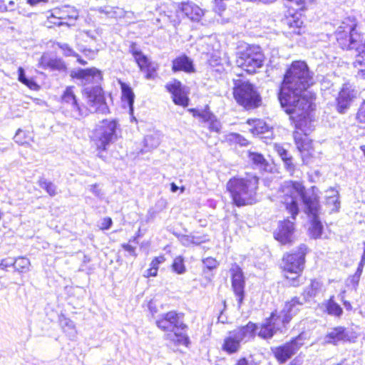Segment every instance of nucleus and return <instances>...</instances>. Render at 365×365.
Listing matches in <instances>:
<instances>
[{"instance_id":"f257e3e1","label":"nucleus","mask_w":365,"mask_h":365,"mask_svg":"<svg viewBox=\"0 0 365 365\" xmlns=\"http://www.w3.org/2000/svg\"><path fill=\"white\" fill-rule=\"evenodd\" d=\"M314 83L312 74L304 61H296L287 70L278 98L287 113L305 118L312 110L314 94L308 91Z\"/></svg>"},{"instance_id":"f03ea898","label":"nucleus","mask_w":365,"mask_h":365,"mask_svg":"<svg viewBox=\"0 0 365 365\" xmlns=\"http://www.w3.org/2000/svg\"><path fill=\"white\" fill-rule=\"evenodd\" d=\"M314 187L306 190L302 182L288 180L284 182L278 191L279 201L295 220L299 213L298 199L302 200L304 211L312 218L309 232L314 238L321 237L323 226L319 219L320 205L319 197L314 192Z\"/></svg>"},{"instance_id":"7ed1b4c3","label":"nucleus","mask_w":365,"mask_h":365,"mask_svg":"<svg viewBox=\"0 0 365 365\" xmlns=\"http://www.w3.org/2000/svg\"><path fill=\"white\" fill-rule=\"evenodd\" d=\"M83 93L87 98L89 108L78 102L74 93L73 87H67L61 96L63 107L71 112L73 118L80 119L93 112L103 114L108 113V107L101 87L99 86L85 87Z\"/></svg>"},{"instance_id":"20e7f679","label":"nucleus","mask_w":365,"mask_h":365,"mask_svg":"<svg viewBox=\"0 0 365 365\" xmlns=\"http://www.w3.org/2000/svg\"><path fill=\"white\" fill-rule=\"evenodd\" d=\"M302 304V302H299L297 298H293L284 304L279 314L277 311L272 312L271 315L266 318L259 327L257 325V330L259 329L257 335L264 339H269L277 331L282 332V328L290 322L293 316L297 314Z\"/></svg>"},{"instance_id":"39448f33","label":"nucleus","mask_w":365,"mask_h":365,"mask_svg":"<svg viewBox=\"0 0 365 365\" xmlns=\"http://www.w3.org/2000/svg\"><path fill=\"white\" fill-rule=\"evenodd\" d=\"M259 178L253 174L230 179L227 184L233 203L237 206L252 205L257 202Z\"/></svg>"},{"instance_id":"423d86ee","label":"nucleus","mask_w":365,"mask_h":365,"mask_svg":"<svg viewBox=\"0 0 365 365\" xmlns=\"http://www.w3.org/2000/svg\"><path fill=\"white\" fill-rule=\"evenodd\" d=\"M336 38L339 46L344 50L353 51L356 59L354 66H365V37L358 33L351 25L341 26L336 31Z\"/></svg>"},{"instance_id":"0eeeda50","label":"nucleus","mask_w":365,"mask_h":365,"mask_svg":"<svg viewBox=\"0 0 365 365\" xmlns=\"http://www.w3.org/2000/svg\"><path fill=\"white\" fill-rule=\"evenodd\" d=\"M156 326L163 331H170L167 339L177 345L187 346L190 339L186 334L187 326L183 322V314L170 311L159 316L155 322Z\"/></svg>"},{"instance_id":"6e6552de","label":"nucleus","mask_w":365,"mask_h":365,"mask_svg":"<svg viewBox=\"0 0 365 365\" xmlns=\"http://www.w3.org/2000/svg\"><path fill=\"white\" fill-rule=\"evenodd\" d=\"M120 133V125L114 119L103 120L96 125L91 139L99 158H103L102 153L107 151L118 140Z\"/></svg>"},{"instance_id":"1a4fd4ad","label":"nucleus","mask_w":365,"mask_h":365,"mask_svg":"<svg viewBox=\"0 0 365 365\" xmlns=\"http://www.w3.org/2000/svg\"><path fill=\"white\" fill-rule=\"evenodd\" d=\"M307 252V247L302 244L298 247L297 251L283 257L282 267L285 277L294 287H298L303 282L304 277L301 274L304 268Z\"/></svg>"},{"instance_id":"9d476101","label":"nucleus","mask_w":365,"mask_h":365,"mask_svg":"<svg viewBox=\"0 0 365 365\" xmlns=\"http://www.w3.org/2000/svg\"><path fill=\"white\" fill-rule=\"evenodd\" d=\"M233 95L236 101L247 109L258 107L261 97L255 86L247 81L234 80Z\"/></svg>"},{"instance_id":"9b49d317","label":"nucleus","mask_w":365,"mask_h":365,"mask_svg":"<svg viewBox=\"0 0 365 365\" xmlns=\"http://www.w3.org/2000/svg\"><path fill=\"white\" fill-rule=\"evenodd\" d=\"M257 329V324L250 322L247 325L230 331L224 339L222 350L230 354L237 352L240 349V343L253 338Z\"/></svg>"},{"instance_id":"f8f14e48","label":"nucleus","mask_w":365,"mask_h":365,"mask_svg":"<svg viewBox=\"0 0 365 365\" xmlns=\"http://www.w3.org/2000/svg\"><path fill=\"white\" fill-rule=\"evenodd\" d=\"M264 61V56L260 47L252 46L239 53L236 63L247 73H252L263 66Z\"/></svg>"},{"instance_id":"ddd939ff","label":"nucleus","mask_w":365,"mask_h":365,"mask_svg":"<svg viewBox=\"0 0 365 365\" xmlns=\"http://www.w3.org/2000/svg\"><path fill=\"white\" fill-rule=\"evenodd\" d=\"M359 96V92L350 83L343 84L336 98V108L339 113H345Z\"/></svg>"},{"instance_id":"4468645a","label":"nucleus","mask_w":365,"mask_h":365,"mask_svg":"<svg viewBox=\"0 0 365 365\" xmlns=\"http://www.w3.org/2000/svg\"><path fill=\"white\" fill-rule=\"evenodd\" d=\"M303 344L304 339L302 335H299L290 341L272 349V351L277 360L280 364H284L294 355Z\"/></svg>"},{"instance_id":"2eb2a0df","label":"nucleus","mask_w":365,"mask_h":365,"mask_svg":"<svg viewBox=\"0 0 365 365\" xmlns=\"http://www.w3.org/2000/svg\"><path fill=\"white\" fill-rule=\"evenodd\" d=\"M78 16V11L71 6H64L61 8H56L52 10L48 19H53L56 21H51L53 24L58 26L66 25L71 26Z\"/></svg>"},{"instance_id":"dca6fc26","label":"nucleus","mask_w":365,"mask_h":365,"mask_svg":"<svg viewBox=\"0 0 365 365\" xmlns=\"http://www.w3.org/2000/svg\"><path fill=\"white\" fill-rule=\"evenodd\" d=\"M357 338L355 332L343 327L332 328L327 332L324 338V344L336 345L340 341L353 342Z\"/></svg>"},{"instance_id":"f3484780","label":"nucleus","mask_w":365,"mask_h":365,"mask_svg":"<svg viewBox=\"0 0 365 365\" xmlns=\"http://www.w3.org/2000/svg\"><path fill=\"white\" fill-rule=\"evenodd\" d=\"M232 287L237 297L238 307L240 308L243 302L245 297V277L242 269L237 264H235L230 269Z\"/></svg>"},{"instance_id":"a211bd4d","label":"nucleus","mask_w":365,"mask_h":365,"mask_svg":"<svg viewBox=\"0 0 365 365\" xmlns=\"http://www.w3.org/2000/svg\"><path fill=\"white\" fill-rule=\"evenodd\" d=\"M294 220H285L279 222L276 231L274 232V238L282 245L292 242L294 228Z\"/></svg>"},{"instance_id":"6ab92c4d","label":"nucleus","mask_w":365,"mask_h":365,"mask_svg":"<svg viewBox=\"0 0 365 365\" xmlns=\"http://www.w3.org/2000/svg\"><path fill=\"white\" fill-rule=\"evenodd\" d=\"M71 76L73 78L81 80L82 83L85 85L91 83H99L103 79L101 72L96 68L86 69L79 68L72 71Z\"/></svg>"},{"instance_id":"aec40b11","label":"nucleus","mask_w":365,"mask_h":365,"mask_svg":"<svg viewBox=\"0 0 365 365\" xmlns=\"http://www.w3.org/2000/svg\"><path fill=\"white\" fill-rule=\"evenodd\" d=\"M165 88L172 94L173 101L175 104L183 107L188 106L189 99L186 96L180 81L174 80L172 82L168 83Z\"/></svg>"},{"instance_id":"412c9836","label":"nucleus","mask_w":365,"mask_h":365,"mask_svg":"<svg viewBox=\"0 0 365 365\" xmlns=\"http://www.w3.org/2000/svg\"><path fill=\"white\" fill-rule=\"evenodd\" d=\"M179 9L193 21H199L205 15V11L192 1L182 3Z\"/></svg>"},{"instance_id":"4be33fe9","label":"nucleus","mask_w":365,"mask_h":365,"mask_svg":"<svg viewBox=\"0 0 365 365\" xmlns=\"http://www.w3.org/2000/svg\"><path fill=\"white\" fill-rule=\"evenodd\" d=\"M172 69L173 71H183L192 72L194 71L192 61L187 56H182L173 61Z\"/></svg>"},{"instance_id":"5701e85b","label":"nucleus","mask_w":365,"mask_h":365,"mask_svg":"<svg viewBox=\"0 0 365 365\" xmlns=\"http://www.w3.org/2000/svg\"><path fill=\"white\" fill-rule=\"evenodd\" d=\"M39 64L43 68H50L54 71H63L66 66L63 61L59 58H48L46 56H42Z\"/></svg>"},{"instance_id":"b1692460","label":"nucleus","mask_w":365,"mask_h":365,"mask_svg":"<svg viewBox=\"0 0 365 365\" xmlns=\"http://www.w3.org/2000/svg\"><path fill=\"white\" fill-rule=\"evenodd\" d=\"M247 158L252 166L260 170H267L268 163L263 155L257 152L248 151Z\"/></svg>"},{"instance_id":"393cba45","label":"nucleus","mask_w":365,"mask_h":365,"mask_svg":"<svg viewBox=\"0 0 365 365\" xmlns=\"http://www.w3.org/2000/svg\"><path fill=\"white\" fill-rule=\"evenodd\" d=\"M59 321L63 332L70 339L73 340L77 335V331L74 322L64 316H62Z\"/></svg>"},{"instance_id":"a878e982","label":"nucleus","mask_w":365,"mask_h":365,"mask_svg":"<svg viewBox=\"0 0 365 365\" xmlns=\"http://www.w3.org/2000/svg\"><path fill=\"white\" fill-rule=\"evenodd\" d=\"M118 83L120 86L122 92V98L123 101L128 103V106L130 108V110L132 112L133 108L134 98L135 95L133 92L132 88L125 83L119 80Z\"/></svg>"},{"instance_id":"bb28decb","label":"nucleus","mask_w":365,"mask_h":365,"mask_svg":"<svg viewBox=\"0 0 365 365\" xmlns=\"http://www.w3.org/2000/svg\"><path fill=\"white\" fill-rule=\"evenodd\" d=\"M321 288V284L318 281L316 280H311L310 284L305 288L303 292V301H300L299 298L296 297L299 302H302L304 304V302L309 300L310 298L314 297L319 292V290ZM302 304L300 307L302 306Z\"/></svg>"},{"instance_id":"cd10ccee","label":"nucleus","mask_w":365,"mask_h":365,"mask_svg":"<svg viewBox=\"0 0 365 365\" xmlns=\"http://www.w3.org/2000/svg\"><path fill=\"white\" fill-rule=\"evenodd\" d=\"M285 23L290 29H292V33L296 34H301V28L303 25V21L301 19L300 15L295 14L287 17Z\"/></svg>"},{"instance_id":"c85d7f7f","label":"nucleus","mask_w":365,"mask_h":365,"mask_svg":"<svg viewBox=\"0 0 365 365\" xmlns=\"http://www.w3.org/2000/svg\"><path fill=\"white\" fill-rule=\"evenodd\" d=\"M38 185L51 197L57 195V186L51 181H48L44 178H40L38 180Z\"/></svg>"},{"instance_id":"c756f323","label":"nucleus","mask_w":365,"mask_h":365,"mask_svg":"<svg viewBox=\"0 0 365 365\" xmlns=\"http://www.w3.org/2000/svg\"><path fill=\"white\" fill-rule=\"evenodd\" d=\"M15 264H14V267L15 270L19 272H26L29 270L30 267V260L24 257H19L14 260Z\"/></svg>"},{"instance_id":"7c9ffc66","label":"nucleus","mask_w":365,"mask_h":365,"mask_svg":"<svg viewBox=\"0 0 365 365\" xmlns=\"http://www.w3.org/2000/svg\"><path fill=\"white\" fill-rule=\"evenodd\" d=\"M18 79L21 83H24L31 89L36 90L38 88V85L34 81L26 77L24 70L21 67H19L18 69Z\"/></svg>"},{"instance_id":"2f4dec72","label":"nucleus","mask_w":365,"mask_h":365,"mask_svg":"<svg viewBox=\"0 0 365 365\" xmlns=\"http://www.w3.org/2000/svg\"><path fill=\"white\" fill-rule=\"evenodd\" d=\"M249 124L253 125V128H252V132L254 134H259V133H264L267 130V126L266 125L265 123L257 119V120H248Z\"/></svg>"},{"instance_id":"473e14b6","label":"nucleus","mask_w":365,"mask_h":365,"mask_svg":"<svg viewBox=\"0 0 365 365\" xmlns=\"http://www.w3.org/2000/svg\"><path fill=\"white\" fill-rule=\"evenodd\" d=\"M145 146L148 149L157 148L160 144V138L157 135H148L144 138Z\"/></svg>"},{"instance_id":"72a5a7b5","label":"nucleus","mask_w":365,"mask_h":365,"mask_svg":"<svg viewBox=\"0 0 365 365\" xmlns=\"http://www.w3.org/2000/svg\"><path fill=\"white\" fill-rule=\"evenodd\" d=\"M172 267L173 271L179 274H182L186 271L184 259L181 256H178L174 259Z\"/></svg>"},{"instance_id":"f704fd0d","label":"nucleus","mask_w":365,"mask_h":365,"mask_svg":"<svg viewBox=\"0 0 365 365\" xmlns=\"http://www.w3.org/2000/svg\"><path fill=\"white\" fill-rule=\"evenodd\" d=\"M327 312L329 314L339 317L342 314L341 307L335 302L330 300L327 306Z\"/></svg>"},{"instance_id":"c9c22d12","label":"nucleus","mask_w":365,"mask_h":365,"mask_svg":"<svg viewBox=\"0 0 365 365\" xmlns=\"http://www.w3.org/2000/svg\"><path fill=\"white\" fill-rule=\"evenodd\" d=\"M135 61L141 71H144V69L148 68L152 66L149 59L143 53H141L139 56H136Z\"/></svg>"},{"instance_id":"e433bc0d","label":"nucleus","mask_w":365,"mask_h":365,"mask_svg":"<svg viewBox=\"0 0 365 365\" xmlns=\"http://www.w3.org/2000/svg\"><path fill=\"white\" fill-rule=\"evenodd\" d=\"M180 240L183 246L189 247L191 245H199L202 241H195V237L192 235H182Z\"/></svg>"},{"instance_id":"4c0bfd02","label":"nucleus","mask_w":365,"mask_h":365,"mask_svg":"<svg viewBox=\"0 0 365 365\" xmlns=\"http://www.w3.org/2000/svg\"><path fill=\"white\" fill-rule=\"evenodd\" d=\"M326 204L330 207L331 211H338L340 202L339 201V196H334L331 197H325Z\"/></svg>"},{"instance_id":"58836bf2","label":"nucleus","mask_w":365,"mask_h":365,"mask_svg":"<svg viewBox=\"0 0 365 365\" xmlns=\"http://www.w3.org/2000/svg\"><path fill=\"white\" fill-rule=\"evenodd\" d=\"M284 167L285 170L290 174V175H294L296 166L293 163V158L292 155L287 157V158L284 159Z\"/></svg>"},{"instance_id":"ea45409f","label":"nucleus","mask_w":365,"mask_h":365,"mask_svg":"<svg viewBox=\"0 0 365 365\" xmlns=\"http://www.w3.org/2000/svg\"><path fill=\"white\" fill-rule=\"evenodd\" d=\"M57 46L62 50L65 56H78V54L76 53L68 44L66 43H57Z\"/></svg>"},{"instance_id":"a19ab883","label":"nucleus","mask_w":365,"mask_h":365,"mask_svg":"<svg viewBox=\"0 0 365 365\" xmlns=\"http://www.w3.org/2000/svg\"><path fill=\"white\" fill-rule=\"evenodd\" d=\"M229 140L239 144L241 146H246L248 145V140L243 136L237 133H231L229 135Z\"/></svg>"},{"instance_id":"79ce46f5","label":"nucleus","mask_w":365,"mask_h":365,"mask_svg":"<svg viewBox=\"0 0 365 365\" xmlns=\"http://www.w3.org/2000/svg\"><path fill=\"white\" fill-rule=\"evenodd\" d=\"M0 5L6 7V9H0V12L13 11L16 8V3L14 0H4V1H1Z\"/></svg>"},{"instance_id":"37998d69","label":"nucleus","mask_w":365,"mask_h":365,"mask_svg":"<svg viewBox=\"0 0 365 365\" xmlns=\"http://www.w3.org/2000/svg\"><path fill=\"white\" fill-rule=\"evenodd\" d=\"M202 263L205 268L207 269L208 270L216 269L219 265L217 261L212 257H207L202 259Z\"/></svg>"},{"instance_id":"c03bdc74","label":"nucleus","mask_w":365,"mask_h":365,"mask_svg":"<svg viewBox=\"0 0 365 365\" xmlns=\"http://www.w3.org/2000/svg\"><path fill=\"white\" fill-rule=\"evenodd\" d=\"M293 137L294 142L297 145V148L299 150H302L304 149V138L302 133L299 132L298 130H296L293 133Z\"/></svg>"},{"instance_id":"a18cd8bd","label":"nucleus","mask_w":365,"mask_h":365,"mask_svg":"<svg viewBox=\"0 0 365 365\" xmlns=\"http://www.w3.org/2000/svg\"><path fill=\"white\" fill-rule=\"evenodd\" d=\"M209 130L212 132L220 133L221 130L222 125L220 121L216 116L208 123Z\"/></svg>"},{"instance_id":"49530a36","label":"nucleus","mask_w":365,"mask_h":365,"mask_svg":"<svg viewBox=\"0 0 365 365\" xmlns=\"http://www.w3.org/2000/svg\"><path fill=\"white\" fill-rule=\"evenodd\" d=\"M356 118L361 123H365V101L361 105Z\"/></svg>"},{"instance_id":"de8ad7c7","label":"nucleus","mask_w":365,"mask_h":365,"mask_svg":"<svg viewBox=\"0 0 365 365\" xmlns=\"http://www.w3.org/2000/svg\"><path fill=\"white\" fill-rule=\"evenodd\" d=\"M199 117L202 118V121L207 123V124L214 118L215 116L212 113L208 111H203L199 113Z\"/></svg>"},{"instance_id":"09e8293b","label":"nucleus","mask_w":365,"mask_h":365,"mask_svg":"<svg viewBox=\"0 0 365 365\" xmlns=\"http://www.w3.org/2000/svg\"><path fill=\"white\" fill-rule=\"evenodd\" d=\"M275 150L277 153V154L280 156L282 160L283 161L284 159L287 158L288 156L290 155L287 152V150H285L282 146L281 145H275Z\"/></svg>"},{"instance_id":"8fccbe9b","label":"nucleus","mask_w":365,"mask_h":365,"mask_svg":"<svg viewBox=\"0 0 365 365\" xmlns=\"http://www.w3.org/2000/svg\"><path fill=\"white\" fill-rule=\"evenodd\" d=\"M289 2L288 6L292 7L295 10H300L304 6V1L302 0H287Z\"/></svg>"},{"instance_id":"3c124183","label":"nucleus","mask_w":365,"mask_h":365,"mask_svg":"<svg viewBox=\"0 0 365 365\" xmlns=\"http://www.w3.org/2000/svg\"><path fill=\"white\" fill-rule=\"evenodd\" d=\"M15 262H14V259L11 258H6L1 260L0 262V269H6L7 267H14Z\"/></svg>"},{"instance_id":"603ef678","label":"nucleus","mask_w":365,"mask_h":365,"mask_svg":"<svg viewBox=\"0 0 365 365\" xmlns=\"http://www.w3.org/2000/svg\"><path fill=\"white\" fill-rule=\"evenodd\" d=\"M165 258L164 257V256L156 257L152 260L150 266L154 267L155 268L158 269V265L160 264L163 263L165 262Z\"/></svg>"},{"instance_id":"864d4df0","label":"nucleus","mask_w":365,"mask_h":365,"mask_svg":"<svg viewBox=\"0 0 365 365\" xmlns=\"http://www.w3.org/2000/svg\"><path fill=\"white\" fill-rule=\"evenodd\" d=\"M143 71L146 73L145 78L147 79H153L155 78V68L153 65L144 69Z\"/></svg>"},{"instance_id":"5fc2aeb1","label":"nucleus","mask_w":365,"mask_h":365,"mask_svg":"<svg viewBox=\"0 0 365 365\" xmlns=\"http://www.w3.org/2000/svg\"><path fill=\"white\" fill-rule=\"evenodd\" d=\"M112 223H113V222H112L111 218L105 217L103 219L101 228L102 230H108L111 227Z\"/></svg>"},{"instance_id":"6e6d98bb","label":"nucleus","mask_w":365,"mask_h":365,"mask_svg":"<svg viewBox=\"0 0 365 365\" xmlns=\"http://www.w3.org/2000/svg\"><path fill=\"white\" fill-rule=\"evenodd\" d=\"M235 365H256V364L252 360L243 357L240 359Z\"/></svg>"},{"instance_id":"4d7b16f0","label":"nucleus","mask_w":365,"mask_h":365,"mask_svg":"<svg viewBox=\"0 0 365 365\" xmlns=\"http://www.w3.org/2000/svg\"><path fill=\"white\" fill-rule=\"evenodd\" d=\"M158 268H155L154 267L150 266V267L145 271L144 276L146 277H155L158 274Z\"/></svg>"},{"instance_id":"13d9d810","label":"nucleus","mask_w":365,"mask_h":365,"mask_svg":"<svg viewBox=\"0 0 365 365\" xmlns=\"http://www.w3.org/2000/svg\"><path fill=\"white\" fill-rule=\"evenodd\" d=\"M122 247L125 251L128 252L133 256H135V257L136 256L135 247H133L129 244H123V245H122Z\"/></svg>"},{"instance_id":"bf43d9fd","label":"nucleus","mask_w":365,"mask_h":365,"mask_svg":"<svg viewBox=\"0 0 365 365\" xmlns=\"http://www.w3.org/2000/svg\"><path fill=\"white\" fill-rule=\"evenodd\" d=\"M130 52L132 53L133 56L136 58V56H139L142 52L136 48V45L135 43H132L130 46Z\"/></svg>"},{"instance_id":"052dcab7","label":"nucleus","mask_w":365,"mask_h":365,"mask_svg":"<svg viewBox=\"0 0 365 365\" xmlns=\"http://www.w3.org/2000/svg\"><path fill=\"white\" fill-rule=\"evenodd\" d=\"M334 196H339L338 191L335 189L330 188L329 190L326 191L325 197H331Z\"/></svg>"},{"instance_id":"680f3d73","label":"nucleus","mask_w":365,"mask_h":365,"mask_svg":"<svg viewBox=\"0 0 365 365\" xmlns=\"http://www.w3.org/2000/svg\"><path fill=\"white\" fill-rule=\"evenodd\" d=\"M24 132L21 130H19L14 136L15 141L18 143L19 144H24L25 142L21 140V135L23 134Z\"/></svg>"},{"instance_id":"e2e57ef3","label":"nucleus","mask_w":365,"mask_h":365,"mask_svg":"<svg viewBox=\"0 0 365 365\" xmlns=\"http://www.w3.org/2000/svg\"><path fill=\"white\" fill-rule=\"evenodd\" d=\"M48 0H27V3L29 4L31 6H36L39 3H46Z\"/></svg>"},{"instance_id":"0e129e2a","label":"nucleus","mask_w":365,"mask_h":365,"mask_svg":"<svg viewBox=\"0 0 365 365\" xmlns=\"http://www.w3.org/2000/svg\"><path fill=\"white\" fill-rule=\"evenodd\" d=\"M91 191L94 193L96 196H100V190L98 189L97 186L92 185Z\"/></svg>"},{"instance_id":"69168bd1","label":"nucleus","mask_w":365,"mask_h":365,"mask_svg":"<svg viewBox=\"0 0 365 365\" xmlns=\"http://www.w3.org/2000/svg\"><path fill=\"white\" fill-rule=\"evenodd\" d=\"M357 76L363 79H365V68H360V71L357 72Z\"/></svg>"},{"instance_id":"338daca9","label":"nucleus","mask_w":365,"mask_h":365,"mask_svg":"<svg viewBox=\"0 0 365 365\" xmlns=\"http://www.w3.org/2000/svg\"><path fill=\"white\" fill-rule=\"evenodd\" d=\"M179 189V187H178V185H175V183L174 182H172L170 184V190L173 192H175L178 191V190Z\"/></svg>"},{"instance_id":"774afa93","label":"nucleus","mask_w":365,"mask_h":365,"mask_svg":"<svg viewBox=\"0 0 365 365\" xmlns=\"http://www.w3.org/2000/svg\"><path fill=\"white\" fill-rule=\"evenodd\" d=\"M360 264H365V243H364V253L362 255V257H361V261L359 262Z\"/></svg>"}]
</instances>
